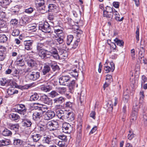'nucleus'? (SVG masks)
Here are the masks:
<instances>
[{"label":"nucleus","instance_id":"nucleus-1","mask_svg":"<svg viewBox=\"0 0 147 147\" xmlns=\"http://www.w3.org/2000/svg\"><path fill=\"white\" fill-rule=\"evenodd\" d=\"M37 49L40 51L39 55L42 59H46L49 58L59 59L60 57L57 49L49 45L45 46V43L38 42L36 45Z\"/></svg>","mask_w":147,"mask_h":147},{"label":"nucleus","instance_id":"nucleus-2","mask_svg":"<svg viewBox=\"0 0 147 147\" xmlns=\"http://www.w3.org/2000/svg\"><path fill=\"white\" fill-rule=\"evenodd\" d=\"M71 70L73 71L71 74H69L62 76L59 78V83L61 85H68L71 80V78L74 77L77 79L78 74L77 69L74 68H72Z\"/></svg>","mask_w":147,"mask_h":147},{"label":"nucleus","instance_id":"nucleus-3","mask_svg":"<svg viewBox=\"0 0 147 147\" xmlns=\"http://www.w3.org/2000/svg\"><path fill=\"white\" fill-rule=\"evenodd\" d=\"M114 8H111L109 6H107L106 10L103 11V16L104 17H106L108 20L111 21L112 20L113 17L112 12Z\"/></svg>","mask_w":147,"mask_h":147},{"label":"nucleus","instance_id":"nucleus-4","mask_svg":"<svg viewBox=\"0 0 147 147\" xmlns=\"http://www.w3.org/2000/svg\"><path fill=\"white\" fill-rule=\"evenodd\" d=\"M14 109L16 112L21 114L24 115L26 113L27 108L25 105L20 104L16 105Z\"/></svg>","mask_w":147,"mask_h":147},{"label":"nucleus","instance_id":"nucleus-5","mask_svg":"<svg viewBox=\"0 0 147 147\" xmlns=\"http://www.w3.org/2000/svg\"><path fill=\"white\" fill-rule=\"evenodd\" d=\"M39 28L44 32L51 33V26L47 22H45L43 24H40L39 26Z\"/></svg>","mask_w":147,"mask_h":147},{"label":"nucleus","instance_id":"nucleus-6","mask_svg":"<svg viewBox=\"0 0 147 147\" xmlns=\"http://www.w3.org/2000/svg\"><path fill=\"white\" fill-rule=\"evenodd\" d=\"M47 127L50 130H53L56 129L58 126V124L57 121H48L47 124Z\"/></svg>","mask_w":147,"mask_h":147},{"label":"nucleus","instance_id":"nucleus-7","mask_svg":"<svg viewBox=\"0 0 147 147\" xmlns=\"http://www.w3.org/2000/svg\"><path fill=\"white\" fill-rule=\"evenodd\" d=\"M67 111L66 110L63 111L60 110L57 111L56 116L58 118L63 120H66L67 118Z\"/></svg>","mask_w":147,"mask_h":147},{"label":"nucleus","instance_id":"nucleus-8","mask_svg":"<svg viewBox=\"0 0 147 147\" xmlns=\"http://www.w3.org/2000/svg\"><path fill=\"white\" fill-rule=\"evenodd\" d=\"M40 100L44 103L49 105H51L52 104V100L49 98L48 96L45 94H43L40 97Z\"/></svg>","mask_w":147,"mask_h":147},{"label":"nucleus","instance_id":"nucleus-9","mask_svg":"<svg viewBox=\"0 0 147 147\" xmlns=\"http://www.w3.org/2000/svg\"><path fill=\"white\" fill-rule=\"evenodd\" d=\"M62 129L63 132L65 133H69L72 129V127L69 123H65L63 124Z\"/></svg>","mask_w":147,"mask_h":147},{"label":"nucleus","instance_id":"nucleus-10","mask_svg":"<svg viewBox=\"0 0 147 147\" xmlns=\"http://www.w3.org/2000/svg\"><path fill=\"white\" fill-rule=\"evenodd\" d=\"M35 3L36 5L41 7L40 8L41 10H44L45 12H47L44 0H35Z\"/></svg>","mask_w":147,"mask_h":147},{"label":"nucleus","instance_id":"nucleus-11","mask_svg":"<svg viewBox=\"0 0 147 147\" xmlns=\"http://www.w3.org/2000/svg\"><path fill=\"white\" fill-rule=\"evenodd\" d=\"M40 77V73L39 72H32L31 74H29L28 78L30 80H36Z\"/></svg>","mask_w":147,"mask_h":147},{"label":"nucleus","instance_id":"nucleus-12","mask_svg":"<svg viewBox=\"0 0 147 147\" xmlns=\"http://www.w3.org/2000/svg\"><path fill=\"white\" fill-rule=\"evenodd\" d=\"M55 116V114L54 112L48 111L45 115L44 119L46 120H49L53 118Z\"/></svg>","mask_w":147,"mask_h":147},{"label":"nucleus","instance_id":"nucleus-13","mask_svg":"<svg viewBox=\"0 0 147 147\" xmlns=\"http://www.w3.org/2000/svg\"><path fill=\"white\" fill-rule=\"evenodd\" d=\"M43 113L40 112L38 109L33 114V118L34 120H37L40 119L43 115Z\"/></svg>","mask_w":147,"mask_h":147},{"label":"nucleus","instance_id":"nucleus-14","mask_svg":"<svg viewBox=\"0 0 147 147\" xmlns=\"http://www.w3.org/2000/svg\"><path fill=\"white\" fill-rule=\"evenodd\" d=\"M33 42L32 40H26L24 42L25 49L27 50H31L32 49V44Z\"/></svg>","mask_w":147,"mask_h":147},{"label":"nucleus","instance_id":"nucleus-15","mask_svg":"<svg viewBox=\"0 0 147 147\" xmlns=\"http://www.w3.org/2000/svg\"><path fill=\"white\" fill-rule=\"evenodd\" d=\"M22 123L23 126L26 127H31L32 125L31 120L28 119H23Z\"/></svg>","mask_w":147,"mask_h":147},{"label":"nucleus","instance_id":"nucleus-16","mask_svg":"<svg viewBox=\"0 0 147 147\" xmlns=\"http://www.w3.org/2000/svg\"><path fill=\"white\" fill-rule=\"evenodd\" d=\"M110 65L111 67L109 66H105L104 67V69L106 73H108L110 71L113 72L115 69V65L113 62L110 63Z\"/></svg>","mask_w":147,"mask_h":147},{"label":"nucleus","instance_id":"nucleus-17","mask_svg":"<svg viewBox=\"0 0 147 147\" xmlns=\"http://www.w3.org/2000/svg\"><path fill=\"white\" fill-rule=\"evenodd\" d=\"M8 126L9 128L10 129L13 131L15 132L18 131L19 127V125L18 124H10Z\"/></svg>","mask_w":147,"mask_h":147},{"label":"nucleus","instance_id":"nucleus-18","mask_svg":"<svg viewBox=\"0 0 147 147\" xmlns=\"http://www.w3.org/2000/svg\"><path fill=\"white\" fill-rule=\"evenodd\" d=\"M13 145L17 147H21L23 143V141L16 138H13Z\"/></svg>","mask_w":147,"mask_h":147},{"label":"nucleus","instance_id":"nucleus-19","mask_svg":"<svg viewBox=\"0 0 147 147\" xmlns=\"http://www.w3.org/2000/svg\"><path fill=\"white\" fill-rule=\"evenodd\" d=\"M67 115L66 116L67 118L66 119V120L69 121H72L74 120L75 118V114L73 112H67Z\"/></svg>","mask_w":147,"mask_h":147},{"label":"nucleus","instance_id":"nucleus-20","mask_svg":"<svg viewBox=\"0 0 147 147\" xmlns=\"http://www.w3.org/2000/svg\"><path fill=\"white\" fill-rule=\"evenodd\" d=\"M18 91L13 87L9 88L7 90V93L9 95H11L18 93Z\"/></svg>","mask_w":147,"mask_h":147},{"label":"nucleus","instance_id":"nucleus-21","mask_svg":"<svg viewBox=\"0 0 147 147\" xmlns=\"http://www.w3.org/2000/svg\"><path fill=\"white\" fill-rule=\"evenodd\" d=\"M7 25L6 22L3 20H0V30L3 31L7 30Z\"/></svg>","mask_w":147,"mask_h":147},{"label":"nucleus","instance_id":"nucleus-22","mask_svg":"<svg viewBox=\"0 0 147 147\" xmlns=\"http://www.w3.org/2000/svg\"><path fill=\"white\" fill-rule=\"evenodd\" d=\"M11 1V0H0V6L3 8H6Z\"/></svg>","mask_w":147,"mask_h":147},{"label":"nucleus","instance_id":"nucleus-23","mask_svg":"<svg viewBox=\"0 0 147 147\" xmlns=\"http://www.w3.org/2000/svg\"><path fill=\"white\" fill-rule=\"evenodd\" d=\"M28 66L32 68H35L36 66L37 63L36 61L30 59L27 62Z\"/></svg>","mask_w":147,"mask_h":147},{"label":"nucleus","instance_id":"nucleus-24","mask_svg":"<svg viewBox=\"0 0 147 147\" xmlns=\"http://www.w3.org/2000/svg\"><path fill=\"white\" fill-rule=\"evenodd\" d=\"M53 71L56 72L58 71L60 69V68L56 63L54 62L53 63H52L50 64Z\"/></svg>","mask_w":147,"mask_h":147},{"label":"nucleus","instance_id":"nucleus-25","mask_svg":"<svg viewBox=\"0 0 147 147\" xmlns=\"http://www.w3.org/2000/svg\"><path fill=\"white\" fill-rule=\"evenodd\" d=\"M10 119L13 121L18 120L20 118V116L16 114L11 113L9 115Z\"/></svg>","mask_w":147,"mask_h":147},{"label":"nucleus","instance_id":"nucleus-26","mask_svg":"<svg viewBox=\"0 0 147 147\" xmlns=\"http://www.w3.org/2000/svg\"><path fill=\"white\" fill-rule=\"evenodd\" d=\"M31 138L32 139L33 141L34 142H38L42 136L38 134H34L33 135H31Z\"/></svg>","mask_w":147,"mask_h":147},{"label":"nucleus","instance_id":"nucleus-27","mask_svg":"<svg viewBox=\"0 0 147 147\" xmlns=\"http://www.w3.org/2000/svg\"><path fill=\"white\" fill-rule=\"evenodd\" d=\"M44 143L47 144H51L52 143V141L51 136H47L44 137L42 140Z\"/></svg>","mask_w":147,"mask_h":147},{"label":"nucleus","instance_id":"nucleus-28","mask_svg":"<svg viewBox=\"0 0 147 147\" xmlns=\"http://www.w3.org/2000/svg\"><path fill=\"white\" fill-rule=\"evenodd\" d=\"M75 81L74 80L72 79L71 78V81L69 82L67 86H69V88L70 90V92H72L75 86Z\"/></svg>","mask_w":147,"mask_h":147},{"label":"nucleus","instance_id":"nucleus-29","mask_svg":"<svg viewBox=\"0 0 147 147\" xmlns=\"http://www.w3.org/2000/svg\"><path fill=\"white\" fill-rule=\"evenodd\" d=\"M50 70V68L49 66L45 65L43 67L42 69V73L43 75H45L48 73Z\"/></svg>","mask_w":147,"mask_h":147},{"label":"nucleus","instance_id":"nucleus-30","mask_svg":"<svg viewBox=\"0 0 147 147\" xmlns=\"http://www.w3.org/2000/svg\"><path fill=\"white\" fill-rule=\"evenodd\" d=\"M64 101V98L62 96L59 97L58 98H56L53 100L54 103L56 104H61Z\"/></svg>","mask_w":147,"mask_h":147},{"label":"nucleus","instance_id":"nucleus-31","mask_svg":"<svg viewBox=\"0 0 147 147\" xmlns=\"http://www.w3.org/2000/svg\"><path fill=\"white\" fill-rule=\"evenodd\" d=\"M2 134L3 136H10L12 134V132L9 129H5L3 131Z\"/></svg>","mask_w":147,"mask_h":147},{"label":"nucleus","instance_id":"nucleus-32","mask_svg":"<svg viewBox=\"0 0 147 147\" xmlns=\"http://www.w3.org/2000/svg\"><path fill=\"white\" fill-rule=\"evenodd\" d=\"M8 40L7 36L4 34H0V43H4L6 42Z\"/></svg>","mask_w":147,"mask_h":147},{"label":"nucleus","instance_id":"nucleus-33","mask_svg":"<svg viewBox=\"0 0 147 147\" xmlns=\"http://www.w3.org/2000/svg\"><path fill=\"white\" fill-rule=\"evenodd\" d=\"M39 98V96L38 94L35 93L31 96L30 100L31 101H35L38 100Z\"/></svg>","mask_w":147,"mask_h":147},{"label":"nucleus","instance_id":"nucleus-34","mask_svg":"<svg viewBox=\"0 0 147 147\" xmlns=\"http://www.w3.org/2000/svg\"><path fill=\"white\" fill-rule=\"evenodd\" d=\"M64 38V36H58L57 38L56 37V38L55 39V40L59 44H61L63 42Z\"/></svg>","mask_w":147,"mask_h":147},{"label":"nucleus","instance_id":"nucleus-35","mask_svg":"<svg viewBox=\"0 0 147 147\" xmlns=\"http://www.w3.org/2000/svg\"><path fill=\"white\" fill-rule=\"evenodd\" d=\"M140 108V105H139L138 102L134 103L133 107V111L138 112Z\"/></svg>","mask_w":147,"mask_h":147},{"label":"nucleus","instance_id":"nucleus-36","mask_svg":"<svg viewBox=\"0 0 147 147\" xmlns=\"http://www.w3.org/2000/svg\"><path fill=\"white\" fill-rule=\"evenodd\" d=\"M18 70L19 71H18L17 69H15L12 74V75L13 76L16 77L18 79L19 78V76L18 75L19 72L20 71H23L22 69H19Z\"/></svg>","mask_w":147,"mask_h":147},{"label":"nucleus","instance_id":"nucleus-37","mask_svg":"<svg viewBox=\"0 0 147 147\" xmlns=\"http://www.w3.org/2000/svg\"><path fill=\"white\" fill-rule=\"evenodd\" d=\"M73 36L72 35H70L67 36L66 41L67 45H69L70 44L73 40Z\"/></svg>","mask_w":147,"mask_h":147},{"label":"nucleus","instance_id":"nucleus-38","mask_svg":"<svg viewBox=\"0 0 147 147\" xmlns=\"http://www.w3.org/2000/svg\"><path fill=\"white\" fill-rule=\"evenodd\" d=\"M57 91L61 94L64 93L66 90V89L65 87H58L56 88Z\"/></svg>","mask_w":147,"mask_h":147},{"label":"nucleus","instance_id":"nucleus-39","mask_svg":"<svg viewBox=\"0 0 147 147\" xmlns=\"http://www.w3.org/2000/svg\"><path fill=\"white\" fill-rule=\"evenodd\" d=\"M38 109L43 114L48 109V107L46 106L42 105V107H38Z\"/></svg>","mask_w":147,"mask_h":147},{"label":"nucleus","instance_id":"nucleus-40","mask_svg":"<svg viewBox=\"0 0 147 147\" xmlns=\"http://www.w3.org/2000/svg\"><path fill=\"white\" fill-rule=\"evenodd\" d=\"M107 107H108L107 111L109 112H111L112 111L113 109V105L111 101H109L107 103Z\"/></svg>","mask_w":147,"mask_h":147},{"label":"nucleus","instance_id":"nucleus-41","mask_svg":"<svg viewBox=\"0 0 147 147\" xmlns=\"http://www.w3.org/2000/svg\"><path fill=\"white\" fill-rule=\"evenodd\" d=\"M51 89V87L49 85L46 86H42L41 87V90L45 92H47L50 90Z\"/></svg>","mask_w":147,"mask_h":147},{"label":"nucleus","instance_id":"nucleus-42","mask_svg":"<svg viewBox=\"0 0 147 147\" xmlns=\"http://www.w3.org/2000/svg\"><path fill=\"white\" fill-rule=\"evenodd\" d=\"M138 112L132 111L131 116V120L135 121L136 119Z\"/></svg>","mask_w":147,"mask_h":147},{"label":"nucleus","instance_id":"nucleus-43","mask_svg":"<svg viewBox=\"0 0 147 147\" xmlns=\"http://www.w3.org/2000/svg\"><path fill=\"white\" fill-rule=\"evenodd\" d=\"M1 84L2 86H7L8 85L9 83L5 79H2L0 81Z\"/></svg>","mask_w":147,"mask_h":147},{"label":"nucleus","instance_id":"nucleus-44","mask_svg":"<svg viewBox=\"0 0 147 147\" xmlns=\"http://www.w3.org/2000/svg\"><path fill=\"white\" fill-rule=\"evenodd\" d=\"M56 8V5L54 4H49L48 6V11L49 12L52 11V10Z\"/></svg>","mask_w":147,"mask_h":147},{"label":"nucleus","instance_id":"nucleus-45","mask_svg":"<svg viewBox=\"0 0 147 147\" xmlns=\"http://www.w3.org/2000/svg\"><path fill=\"white\" fill-rule=\"evenodd\" d=\"M16 63L18 66L22 67L23 69L22 70H23V71H24V70L26 68V66L25 65V63L24 61H22L20 62H18V63Z\"/></svg>","mask_w":147,"mask_h":147},{"label":"nucleus","instance_id":"nucleus-46","mask_svg":"<svg viewBox=\"0 0 147 147\" xmlns=\"http://www.w3.org/2000/svg\"><path fill=\"white\" fill-rule=\"evenodd\" d=\"M54 32L57 34V36L59 35L64 36L63 31L60 29H54Z\"/></svg>","mask_w":147,"mask_h":147},{"label":"nucleus","instance_id":"nucleus-47","mask_svg":"<svg viewBox=\"0 0 147 147\" xmlns=\"http://www.w3.org/2000/svg\"><path fill=\"white\" fill-rule=\"evenodd\" d=\"M114 41L118 45L120 46H123V45L124 42L122 40H121L117 38H116L114 40Z\"/></svg>","mask_w":147,"mask_h":147},{"label":"nucleus","instance_id":"nucleus-48","mask_svg":"<svg viewBox=\"0 0 147 147\" xmlns=\"http://www.w3.org/2000/svg\"><path fill=\"white\" fill-rule=\"evenodd\" d=\"M80 42V39L77 38L76 40L74 41L72 45V48L74 49L76 48L78 46V43Z\"/></svg>","mask_w":147,"mask_h":147},{"label":"nucleus","instance_id":"nucleus-49","mask_svg":"<svg viewBox=\"0 0 147 147\" xmlns=\"http://www.w3.org/2000/svg\"><path fill=\"white\" fill-rule=\"evenodd\" d=\"M20 34L19 30L18 29H14L12 33V35L13 36H18Z\"/></svg>","mask_w":147,"mask_h":147},{"label":"nucleus","instance_id":"nucleus-50","mask_svg":"<svg viewBox=\"0 0 147 147\" xmlns=\"http://www.w3.org/2000/svg\"><path fill=\"white\" fill-rule=\"evenodd\" d=\"M139 26H137V30L136 31V40H137V42H138L139 40Z\"/></svg>","mask_w":147,"mask_h":147},{"label":"nucleus","instance_id":"nucleus-51","mask_svg":"<svg viewBox=\"0 0 147 147\" xmlns=\"http://www.w3.org/2000/svg\"><path fill=\"white\" fill-rule=\"evenodd\" d=\"M50 95L51 98H53L58 96L59 94L55 91H53L50 93Z\"/></svg>","mask_w":147,"mask_h":147},{"label":"nucleus","instance_id":"nucleus-52","mask_svg":"<svg viewBox=\"0 0 147 147\" xmlns=\"http://www.w3.org/2000/svg\"><path fill=\"white\" fill-rule=\"evenodd\" d=\"M34 10L33 8L30 7L29 8L25 9L24 12L28 14H30Z\"/></svg>","mask_w":147,"mask_h":147},{"label":"nucleus","instance_id":"nucleus-53","mask_svg":"<svg viewBox=\"0 0 147 147\" xmlns=\"http://www.w3.org/2000/svg\"><path fill=\"white\" fill-rule=\"evenodd\" d=\"M129 96L128 95H124L123 97V100L125 104L128 105V102Z\"/></svg>","mask_w":147,"mask_h":147},{"label":"nucleus","instance_id":"nucleus-54","mask_svg":"<svg viewBox=\"0 0 147 147\" xmlns=\"http://www.w3.org/2000/svg\"><path fill=\"white\" fill-rule=\"evenodd\" d=\"M65 142L62 140L59 141L57 144L59 147H65Z\"/></svg>","mask_w":147,"mask_h":147},{"label":"nucleus","instance_id":"nucleus-55","mask_svg":"<svg viewBox=\"0 0 147 147\" xmlns=\"http://www.w3.org/2000/svg\"><path fill=\"white\" fill-rule=\"evenodd\" d=\"M6 51V48L5 47L3 46H0V53L1 54H3L5 55V53Z\"/></svg>","mask_w":147,"mask_h":147},{"label":"nucleus","instance_id":"nucleus-56","mask_svg":"<svg viewBox=\"0 0 147 147\" xmlns=\"http://www.w3.org/2000/svg\"><path fill=\"white\" fill-rule=\"evenodd\" d=\"M58 138L63 141H67L66 136L64 135H60L58 136Z\"/></svg>","mask_w":147,"mask_h":147},{"label":"nucleus","instance_id":"nucleus-57","mask_svg":"<svg viewBox=\"0 0 147 147\" xmlns=\"http://www.w3.org/2000/svg\"><path fill=\"white\" fill-rule=\"evenodd\" d=\"M134 137V134L133 132L131 131H129V134H128V139L130 140H131Z\"/></svg>","mask_w":147,"mask_h":147},{"label":"nucleus","instance_id":"nucleus-58","mask_svg":"<svg viewBox=\"0 0 147 147\" xmlns=\"http://www.w3.org/2000/svg\"><path fill=\"white\" fill-rule=\"evenodd\" d=\"M65 107L66 108H71L72 107V103L70 102H67L65 104Z\"/></svg>","mask_w":147,"mask_h":147},{"label":"nucleus","instance_id":"nucleus-59","mask_svg":"<svg viewBox=\"0 0 147 147\" xmlns=\"http://www.w3.org/2000/svg\"><path fill=\"white\" fill-rule=\"evenodd\" d=\"M38 129L39 132L42 133L44 132L45 130L46 129L45 128V127H41L38 126Z\"/></svg>","mask_w":147,"mask_h":147},{"label":"nucleus","instance_id":"nucleus-60","mask_svg":"<svg viewBox=\"0 0 147 147\" xmlns=\"http://www.w3.org/2000/svg\"><path fill=\"white\" fill-rule=\"evenodd\" d=\"M140 100H143L144 98V92L143 91H141L140 92Z\"/></svg>","mask_w":147,"mask_h":147},{"label":"nucleus","instance_id":"nucleus-61","mask_svg":"<svg viewBox=\"0 0 147 147\" xmlns=\"http://www.w3.org/2000/svg\"><path fill=\"white\" fill-rule=\"evenodd\" d=\"M18 23V20L16 19L11 20V23L13 25H16Z\"/></svg>","mask_w":147,"mask_h":147},{"label":"nucleus","instance_id":"nucleus-62","mask_svg":"<svg viewBox=\"0 0 147 147\" xmlns=\"http://www.w3.org/2000/svg\"><path fill=\"white\" fill-rule=\"evenodd\" d=\"M143 121L144 125L147 126V117L146 115H143Z\"/></svg>","mask_w":147,"mask_h":147},{"label":"nucleus","instance_id":"nucleus-63","mask_svg":"<svg viewBox=\"0 0 147 147\" xmlns=\"http://www.w3.org/2000/svg\"><path fill=\"white\" fill-rule=\"evenodd\" d=\"M113 5L114 7L118 8L119 7V3L118 2H114L113 3Z\"/></svg>","mask_w":147,"mask_h":147},{"label":"nucleus","instance_id":"nucleus-64","mask_svg":"<svg viewBox=\"0 0 147 147\" xmlns=\"http://www.w3.org/2000/svg\"><path fill=\"white\" fill-rule=\"evenodd\" d=\"M95 114L96 113L94 111H92L90 114V117L93 118L94 119H95Z\"/></svg>","mask_w":147,"mask_h":147}]
</instances>
